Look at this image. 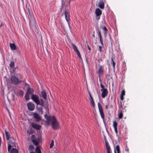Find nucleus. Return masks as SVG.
<instances>
[{"mask_svg": "<svg viewBox=\"0 0 153 153\" xmlns=\"http://www.w3.org/2000/svg\"><path fill=\"white\" fill-rule=\"evenodd\" d=\"M117 123L115 121H114L113 122V127L114 128L115 132L116 134H117L118 132L117 129Z\"/></svg>", "mask_w": 153, "mask_h": 153, "instance_id": "nucleus-14", "label": "nucleus"}, {"mask_svg": "<svg viewBox=\"0 0 153 153\" xmlns=\"http://www.w3.org/2000/svg\"><path fill=\"white\" fill-rule=\"evenodd\" d=\"M111 64L112 65L113 67L114 70L115 69V62L114 61L112 58H111Z\"/></svg>", "mask_w": 153, "mask_h": 153, "instance_id": "nucleus-27", "label": "nucleus"}, {"mask_svg": "<svg viewBox=\"0 0 153 153\" xmlns=\"http://www.w3.org/2000/svg\"><path fill=\"white\" fill-rule=\"evenodd\" d=\"M68 5H69V4H70V2H69V3H68Z\"/></svg>", "mask_w": 153, "mask_h": 153, "instance_id": "nucleus-49", "label": "nucleus"}, {"mask_svg": "<svg viewBox=\"0 0 153 153\" xmlns=\"http://www.w3.org/2000/svg\"><path fill=\"white\" fill-rule=\"evenodd\" d=\"M35 135H32L31 136L32 140L33 143L36 146H37L40 142V139L39 137L35 138Z\"/></svg>", "mask_w": 153, "mask_h": 153, "instance_id": "nucleus-2", "label": "nucleus"}, {"mask_svg": "<svg viewBox=\"0 0 153 153\" xmlns=\"http://www.w3.org/2000/svg\"><path fill=\"white\" fill-rule=\"evenodd\" d=\"M101 117L103 120V121H104L105 115L104 114L103 111H99Z\"/></svg>", "mask_w": 153, "mask_h": 153, "instance_id": "nucleus-22", "label": "nucleus"}, {"mask_svg": "<svg viewBox=\"0 0 153 153\" xmlns=\"http://www.w3.org/2000/svg\"><path fill=\"white\" fill-rule=\"evenodd\" d=\"M18 153V150L16 148H13L11 150L10 153Z\"/></svg>", "mask_w": 153, "mask_h": 153, "instance_id": "nucleus-24", "label": "nucleus"}, {"mask_svg": "<svg viewBox=\"0 0 153 153\" xmlns=\"http://www.w3.org/2000/svg\"><path fill=\"white\" fill-rule=\"evenodd\" d=\"M29 94L27 93L25 94V99L27 100H28L29 99Z\"/></svg>", "mask_w": 153, "mask_h": 153, "instance_id": "nucleus-32", "label": "nucleus"}, {"mask_svg": "<svg viewBox=\"0 0 153 153\" xmlns=\"http://www.w3.org/2000/svg\"><path fill=\"white\" fill-rule=\"evenodd\" d=\"M88 49L89 50H91V48H90V47H89V46L88 45Z\"/></svg>", "mask_w": 153, "mask_h": 153, "instance_id": "nucleus-45", "label": "nucleus"}, {"mask_svg": "<svg viewBox=\"0 0 153 153\" xmlns=\"http://www.w3.org/2000/svg\"><path fill=\"white\" fill-rule=\"evenodd\" d=\"M62 5H63V3H62Z\"/></svg>", "mask_w": 153, "mask_h": 153, "instance_id": "nucleus-51", "label": "nucleus"}, {"mask_svg": "<svg viewBox=\"0 0 153 153\" xmlns=\"http://www.w3.org/2000/svg\"><path fill=\"white\" fill-rule=\"evenodd\" d=\"M107 153H111V150H107Z\"/></svg>", "mask_w": 153, "mask_h": 153, "instance_id": "nucleus-42", "label": "nucleus"}, {"mask_svg": "<svg viewBox=\"0 0 153 153\" xmlns=\"http://www.w3.org/2000/svg\"><path fill=\"white\" fill-rule=\"evenodd\" d=\"M114 153H120L119 146V145H117L115 148H114Z\"/></svg>", "mask_w": 153, "mask_h": 153, "instance_id": "nucleus-19", "label": "nucleus"}, {"mask_svg": "<svg viewBox=\"0 0 153 153\" xmlns=\"http://www.w3.org/2000/svg\"><path fill=\"white\" fill-rule=\"evenodd\" d=\"M36 153H41L40 149L39 146H37L35 150Z\"/></svg>", "mask_w": 153, "mask_h": 153, "instance_id": "nucleus-26", "label": "nucleus"}, {"mask_svg": "<svg viewBox=\"0 0 153 153\" xmlns=\"http://www.w3.org/2000/svg\"><path fill=\"white\" fill-rule=\"evenodd\" d=\"M125 95V91L124 90H122L121 93L120 94V95L123 96Z\"/></svg>", "mask_w": 153, "mask_h": 153, "instance_id": "nucleus-36", "label": "nucleus"}, {"mask_svg": "<svg viewBox=\"0 0 153 153\" xmlns=\"http://www.w3.org/2000/svg\"><path fill=\"white\" fill-rule=\"evenodd\" d=\"M100 27L102 28V29L104 31V36L106 37V36L108 30L106 27L102 25H101Z\"/></svg>", "mask_w": 153, "mask_h": 153, "instance_id": "nucleus-12", "label": "nucleus"}, {"mask_svg": "<svg viewBox=\"0 0 153 153\" xmlns=\"http://www.w3.org/2000/svg\"><path fill=\"white\" fill-rule=\"evenodd\" d=\"M11 79L12 83L15 85H17L21 82V80L14 75L11 76Z\"/></svg>", "mask_w": 153, "mask_h": 153, "instance_id": "nucleus-4", "label": "nucleus"}, {"mask_svg": "<svg viewBox=\"0 0 153 153\" xmlns=\"http://www.w3.org/2000/svg\"><path fill=\"white\" fill-rule=\"evenodd\" d=\"M37 109L38 111L39 114H43V112L42 111V107H37Z\"/></svg>", "mask_w": 153, "mask_h": 153, "instance_id": "nucleus-21", "label": "nucleus"}, {"mask_svg": "<svg viewBox=\"0 0 153 153\" xmlns=\"http://www.w3.org/2000/svg\"><path fill=\"white\" fill-rule=\"evenodd\" d=\"M103 68L102 66H100L98 71V73L99 74V78H100V76L102 75L103 73Z\"/></svg>", "mask_w": 153, "mask_h": 153, "instance_id": "nucleus-13", "label": "nucleus"}, {"mask_svg": "<svg viewBox=\"0 0 153 153\" xmlns=\"http://www.w3.org/2000/svg\"><path fill=\"white\" fill-rule=\"evenodd\" d=\"M65 19L68 22V23L69 24V21L70 20V15L69 11V8L67 5L65 8Z\"/></svg>", "mask_w": 153, "mask_h": 153, "instance_id": "nucleus-3", "label": "nucleus"}, {"mask_svg": "<svg viewBox=\"0 0 153 153\" xmlns=\"http://www.w3.org/2000/svg\"><path fill=\"white\" fill-rule=\"evenodd\" d=\"M46 96L47 94L46 92L44 90L42 91L41 92V97L45 100L46 98Z\"/></svg>", "mask_w": 153, "mask_h": 153, "instance_id": "nucleus-16", "label": "nucleus"}, {"mask_svg": "<svg viewBox=\"0 0 153 153\" xmlns=\"http://www.w3.org/2000/svg\"><path fill=\"white\" fill-rule=\"evenodd\" d=\"M27 106L28 109L30 111H33L35 108V105L33 103L30 102L27 103Z\"/></svg>", "mask_w": 153, "mask_h": 153, "instance_id": "nucleus-7", "label": "nucleus"}, {"mask_svg": "<svg viewBox=\"0 0 153 153\" xmlns=\"http://www.w3.org/2000/svg\"><path fill=\"white\" fill-rule=\"evenodd\" d=\"M100 86L101 88H102L101 89H105V88H104V85L101 83L100 84Z\"/></svg>", "mask_w": 153, "mask_h": 153, "instance_id": "nucleus-38", "label": "nucleus"}, {"mask_svg": "<svg viewBox=\"0 0 153 153\" xmlns=\"http://www.w3.org/2000/svg\"><path fill=\"white\" fill-rule=\"evenodd\" d=\"M33 92V90L32 89L29 88H28L27 91V93L29 94H32Z\"/></svg>", "mask_w": 153, "mask_h": 153, "instance_id": "nucleus-25", "label": "nucleus"}, {"mask_svg": "<svg viewBox=\"0 0 153 153\" xmlns=\"http://www.w3.org/2000/svg\"><path fill=\"white\" fill-rule=\"evenodd\" d=\"M102 92L101 96L102 98H104L108 95V91L107 89H101Z\"/></svg>", "mask_w": 153, "mask_h": 153, "instance_id": "nucleus-8", "label": "nucleus"}, {"mask_svg": "<svg viewBox=\"0 0 153 153\" xmlns=\"http://www.w3.org/2000/svg\"><path fill=\"white\" fill-rule=\"evenodd\" d=\"M32 126L33 128L38 130L41 127V126L34 123H32Z\"/></svg>", "mask_w": 153, "mask_h": 153, "instance_id": "nucleus-15", "label": "nucleus"}, {"mask_svg": "<svg viewBox=\"0 0 153 153\" xmlns=\"http://www.w3.org/2000/svg\"><path fill=\"white\" fill-rule=\"evenodd\" d=\"M100 43H101L102 45H103V41H102V37H101V38H100Z\"/></svg>", "mask_w": 153, "mask_h": 153, "instance_id": "nucleus-39", "label": "nucleus"}, {"mask_svg": "<svg viewBox=\"0 0 153 153\" xmlns=\"http://www.w3.org/2000/svg\"><path fill=\"white\" fill-rule=\"evenodd\" d=\"M102 11L99 8H97L95 10V13L96 16L97 20H99L100 19V16L102 14Z\"/></svg>", "mask_w": 153, "mask_h": 153, "instance_id": "nucleus-6", "label": "nucleus"}, {"mask_svg": "<svg viewBox=\"0 0 153 153\" xmlns=\"http://www.w3.org/2000/svg\"><path fill=\"white\" fill-rule=\"evenodd\" d=\"M108 105H106V106H105V108L106 109H107L108 108Z\"/></svg>", "mask_w": 153, "mask_h": 153, "instance_id": "nucleus-46", "label": "nucleus"}, {"mask_svg": "<svg viewBox=\"0 0 153 153\" xmlns=\"http://www.w3.org/2000/svg\"><path fill=\"white\" fill-rule=\"evenodd\" d=\"M99 51L100 52L102 51V47L100 46H99Z\"/></svg>", "mask_w": 153, "mask_h": 153, "instance_id": "nucleus-40", "label": "nucleus"}, {"mask_svg": "<svg viewBox=\"0 0 153 153\" xmlns=\"http://www.w3.org/2000/svg\"><path fill=\"white\" fill-rule=\"evenodd\" d=\"M89 96L90 98V99H91L92 98H93L92 96H91V95L90 93L89 94Z\"/></svg>", "mask_w": 153, "mask_h": 153, "instance_id": "nucleus-43", "label": "nucleus"}, {"mask_svg": "<svg viewBox=\"0 0 153 153\" xmlns=\"http://www.w3.org/2000/svg\"><path fill=\"white\" fill-rule=\"evenodd\" d=\"M90 100L91 102L93 107H94L95 106V103L94 102L93 98H92L91 99H90Z\"/></svg>", "mask_w": 153, "mask_h": 153, "instance_id": "nucleus-31", "label": "nucleus"}, {"mask_svg": "<svg viewBox=\"0 0 153 153\" xmlns=\"http://www.w3.org/2000/svg\"><path fill=\"white\" fill-rule=\"evenodd\" d=\"M5 133L6 134L7 139V140H8L10 139V136L7 131H5Z\"/></svg>", "mask_w": 153, "mask_h": 153, "instance_id": "nucleus-30", "label": "nucleus"}, {"mask_svg": "<svg viewBox=\"0 0 153 153\" xmlns=\"http://www.w3.org/2000/svg\"><path fill=\"white\" fill-rule=\"evenodd\" d=\"M54 145V141H53V140H52V141H51V142L50 144V147H49V148H52L53 146Z\"/></svg>", "mask_w": 153, "mask_h": 153, "instance_id": "nucleus-34", "label": "nucleus"}, {"mask_svg": "<svg viewBox=\"0 0 153 153\" xmlns=\"http://www.w3.org/2000/svg\"><path fill=\"white\" fill-rule=\"evenodd\" d=\"M46 112L44 115L45 118L46 119V124L48 125L50 124L51 122V125L54 129H57L59 127V125L58 121L54 116H49V111L48 109L46 108Z\"/></svg>", "mask_w": 153, "mask_h": 153, "instance_id": "nucleus-1", "label": "nucleus"}, {"mask_svg": "<svg viewBox=\"0 0 153 153\" xmlns=\"http://www.w3.org/2000/svg\"><path fill=\"white\" fill-rule=\"evenodd\" d=\"M33 149L34 147L32 145H30L28 149L30 151H31L33 150Z\"/></svg>", "mask_w": 153, "mask_h": 153, "instance_id": "nucleus-33", "label": "nucleus"}, {"mask_svg": "<svg viewBox=\"0 0 153 153\" xmlns=\"http://www.w3.org/2000/svg\"><path fill=\"white\" fill-rule=\"evenodd\" d=\"M33 114L34 117L36 119L37 121H39L41 120V117L37 113H33Z\"/></svg>", "mask_w": 153, "mask_h": 153, "instance_id": "nucleus-11", "label": "nucleus"}, {"mask_svg": "<svg viewBox=\"0 0 153 153\" xmlns=\"http://www.w3.org/2000/svg\"><path fill=\"white\" fill-rule=\"evenodd\" d=\"M11 148V145L10 144H8V151H9L10 150V149Z\"/></svg>", "mask_w": 153, "mask_h": 153, "instance_id": "nucleus-37", "label": "nucleus"}, {"mask_svg": "<svg viewBox=\"0 0 153 153\" xmlns=\"http://www.w3.org/2000/svg\"><path fill=\"white\" fill-rule=\"evenodd\" d=\"M98 105L99 111H103L102 107L99 102L98 103Z\"/></svg>", "mask_w": 153, "mask_h": 153, "instance_id": "nucleus-29", "label": "nucleus"}, {"mask_svg": "<svg viewBox=\"0 0 153 153\" xmlns=\"http://www.w3.org/2000/svg\"><path fill=\"white\" fill-rule=\"evenodd\" d=\"M21 93H22V92H22V91H21Z\"/></svg>", "mask_w": 153, "mask_h": 153, "instance_id": "nucleus-50", "label": "nucleus"}, {"mask_svg": "<svg viewBox=\"0 0 153 153\" xmlns=\"http://www.w3.org/2000/svg\"><path fill=\"white\" fill-rule=\"evenodd\" d=\"M97 34L99 37L100 38H101L102 37L101 33L100 30L98 29H97Z\"/></svg>", "mask_w": 153, "mask_h": 153, "instance_id": "nucleus-28", "label": "nucleus"}, {"mask_svg": "<svg viewBox=\"0 0 153 153\" xmlns=\"http://www.w3.org/2000/svg\"><path fill=\"white\" fill-rule=\"evenodd\" d=\"M10 47L12 50H15L16 49V47L14 43H10Z\"/></svg>", "mask_w": 153, "mask_h": 153, "instance_id": "nucleus-17", "label": "nucleus"}, {"mask_svg": "<svg viewBox=\"0 0 153 153\" xmlns=\"http://www.w3.org/2000/svg\"><path fill=\"white\" fill-rule=\"evenodd\" d=\"M120 98L122 100H123L124 99L123 96L120 95Z\"/></svg>", "mask_w": 153, "mask_h": 153, "instance_id": "nucleus-41", "label": "nucleus"}, {"mask_svg": "<svg viewBox=\"0 0 153 153\" xmlns=\"http://www.w3.org/2000/svg\"><path fill=\"white\" fill-rule=\"evenodd\" d=\"M123 114L122 112L120 113L118 116V117L119 119H121L123 117Z\"/></svg>", "mask_w": 153, "mask_h": 153, "instance_id": "nucleus-35", "label": "nucleus"}, {"mask_svg": "<svg viewBox=\"0 0 153 153\" xmlns=\"http://www.w3.org/2000/svg\"><path fill=\"white\" fill-rule=\"evenodd\" d=\"M31 99L36 104L38 102V101L39 100V97L37 95L34 94L32 95Z\"/></svg>", "mask_w": 153, "mask_h": 153, "instance_id": "nucleus-10", "label": "nucleus"}, {"mask_svg": "<svg viewBox=\"0 0 153 153\" xmlns=\"http://www.w3.org/2000/svg\"><path fill=\"white\" fill-rule=\"evenodd\" d=\"M44 101L43 100L41 99V100H39L38 102L36 104L37 105H40L41 106H43L44 105Z\"/></svg>", "mask_w": 153, "mask_h": 153, "instance_id": "nucleus-20", "label": "nucleus"}, {"mask_svg": "<svg viewBox=\"0 0 153 153\" xmlns=\"http://www.w3.org/2000/svg\"><path fill=\"white\" fill-rule=\"evenodd\" d=\"M105 145L106 146V149L107 150H107H111L110 146L108 143V142H107L106 141L105 142Z\"/></svg>", "mask_w": 153, "mask_h": 153, "instance_id": "nucleus-23", "label": "nucleus"}, {"mask_svg": "<svg viewBox=\"0 0 153 153\" xmlns=\"http://www.w3.org/2000/svg\"><path fill=\"white\" fill-rule=\"evenodd\" d=\"M10 67L9 69L10 72H15L16 69V68L14 67L15 62L13 61H11L9 64Z\"/></svg>", "mask_w": 153, "mask_h": 153, "instance_id": "nucleus-5", "label": "nucleus"}, {"mask_svg": "<svg viewBox=\"0 0 153 153\" xmlns=\"http://www.w3.org/2000/svg\"><path fill=\"white\" fill-rule=\"evenodd\" d=\"M30 153H35L33 152H30Z\"/></svg>", "mask_w": 153, "mask_h": 153, "instance_id": "nucleus-48", "label": "nucleus"}, {"mask_svg": "<svg viewBox=\"0 0 153 153\" xmlns=\"http://www.w3.org/2000/svg\"><path fill=\"white\" fill-rule=\"evenodd\" d=\"M72 45L74 50L76 53L77 56H79V58H81V55H80V53L79 51L77 49L76 46L73 43L72 44Z\"/></svg>", "mask_w": 153, "mask_h": 153, "instance_id": "nucleus-9", "label": "nucleus"}, {"mask_svg": "<svg viewBox=\"0 0 153 153\" xmlns=\"http://www.w3.org/2000/svg\"><path fill=\"white\" fill-rule=\"evenodd\" d=\"M92 36L94 38L95 37V35H94V31L92 35Z\"/></svg>", "mask_w": 153, "mask_h": 153, "instance_id": "nucleus-44", "label": "nucleus"}, {"mask_svg": "<svg viewBox=\"0 0 153 153\" xmlns=\"http://www.w3.org/2000/svg\"><path fill=\"white\" fill-rule=\"evenodd\" d=\"M99 6L101 9H103L104 8V4L102 1H100L99 4Z\"/></svg>", "mask_w": 153, "mask_h": 153, "instance_id": "nucleus-18", "label": "nucleus"}, {"mask_svg": "<svg viewBox=\"0 0 153 153\" xmlns=\"http://www.w3.org/2000/svg\"><path fill=\"white\" fill-rule=\"evenodd\" d=\"M1 138H0V145H1Z\"/></svg>", "mask_w": 153, "mask_h": 153, "instance_id": "nucleus-47", "label": "nucleus"}]
</instances>
